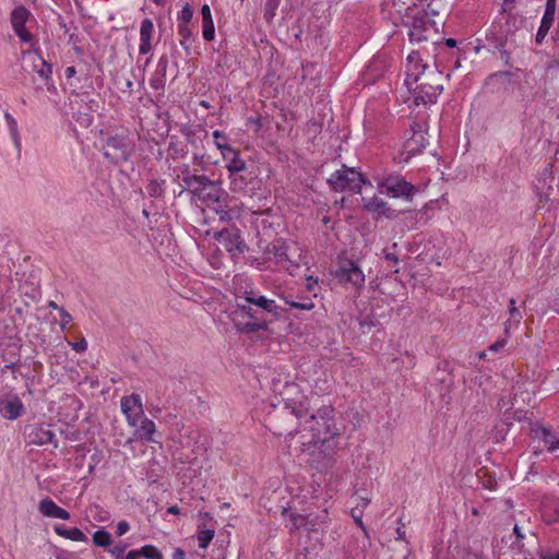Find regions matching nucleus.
<instances>
[{
	"label": "nucleus",
	"mask_w": 559,
	"mask_h": 559,
	"mask_svg": "<svg viewBox=\"0 0 559 559\" xmlns=\"http://www.w3.org/2000/svg\"><path fill=\"white\" fill-rule=\"evenodd\" d=\"M155 432V424L148 418H141V424L135 430V436L147 442H152Z\"/></svg>",
	"instance_id": "c85d7f7f"
},
{
	"label": "nucleus",
	"mask_w": 559,
	"mask_h": 559,
	"mask_svg": "<svg viewBox=\"0 0 559 559\" xmlns=\"http://www.w3.org/2000/svg\"><path fill=\"white\" fill-rule=\"evenodd\" d=\"M197 174H192L191 170H190V166L187 165V164H183L181 167H180V177H181V180H182V185L186 186L190 179H192L193 177H195Z\"/></svg>",
	"instance_id": "37998d69"
},
{
	"label": "nucleus",
	"mask_w": 559,
	"mask_h": 559,
	"mask_svg": "<svg viewBox=\"0 0 559 559\" xmlns=\"http://www.w3.org/2000/svg\"><path fill=\"white\" fill-rule=\"evenodd\" d=\"M533 439L549 453L559 451V436L546 427L540 426L533 429Z\"/></svg>",
	"instance_id": "a211bd4d"
},
{
	"label": "nucleus",
	"mask_w": 559,
	"mask_h": 559,
	"mask_svg": "<svg viewBox=\"0 0 559 559\" xmlns=\"http://www.w3.org/2000/svg\"><path fill=\"white\" fill-rule=\"evenodd\" d=\"M59 312H60V317H61L60 326L62 330H64L66 326L72 321V317L64 308H60Z\"/></svg>",
	"instance_id": "49530a36"
},
{
	"label": "nucleus",
	"mask_w": 559,
	"mask_h": 559,
	"mask_svg": "<svg viewBox=\"0 0 559 559\" xmlns=\"http://www.w3.org/2000/svg\"><path fill=\"white\" fill-rule=\"evenodd\" d=\"M280 2L281 0H266L264 9V17L266 21H272L275 16Z\"/></svg>",
	"instance_id": "ea45409f"
},
{
	"label": "nucleus",
	"mask_w": 559,
	"mask_h": 559,
	"mask_svg": "<svg viewBox=\"0 0 559 559\" xmlns=\"http://www.w3.org/2000/svg\"><path fill=\"white\" fill-rule=\"evenodd\" d=\"M0 411L5 418L12 420L22 416L24 412V405L17 396H14L0 401Z\"/></svg>",
	"instance_id": "4be33fe9"
},
{
	"label": "nucleus",
	"mask_w": 559,
	"mask_h": 559,
	"mask_svg": "<svg viewBox=\"0 0 559 559\" xmlns=\"http://www.w3.org/2000/svg\"><path fill=\"white\" fill-rule=\"evenodd\" d=\"M70 345L76 353H82L87 348V342L85 341V338H81L78 342L70 343Z\"/></svg>",
	"instance_id": "09e8293b"
},
{
	"label": "nucleus",
	"mask_w": 559,
	"mask_h": 559,
	"mask_svg": "<svg viewBox=\"0 0 559 559\" xmlns=\"http://www.w3.org/2000/svg\"><path fill=\"white\" fill-rule=\"evenodd\" d=\"M251 321L245 323L241 328L238 326V331L242 333H255L259 331H265L267 329V320L262 316V319H250Z\"/></svg>",
	"instance_id": "7c9ffc66"
},
{
	"label": "nucleus",
	"mask_w": 559,
	"mask_h": 559,
	"mask_svg": "<svg viewBox=\"0 0 559 559\" xmlns=\"http://www.w3.org/2000/svg\"><path fill=\"white\" fill-rule=\"evenodd\" d=\"M555 11H556V0H547L546 2V10L544 13V16L540 22V26L536 34V41L542 43V40L547 35L548 31L550 29L554 20H555Z\"/></svg>",
	"instance_id": "aec40b11"
},
{
	"label": "nucleus",
	"mask_w": 559,
	"mask_h": 559,
	"mask_svg": "<svg viewBox=\"0 0 559 559\" xmlns=\"http://www.w3.org/2000/svg\"><path fill=\"white\" fill-rule=\"evenodd\" d=\"M29 17V11L23 7H16L11 12V25L16 36L24 43L32 40L31 33L26 29L25 24Z\"/></svg>",
	"instance_id": "2eb2a0df"
},
{
	"label": "nucleus",
	"mask_w": 559,
	"mask_h": 559,
	"mask_svg": "<svg viewBox=\"0 0 559 559\" xmlns=\"http://www.w3.org/2000/svg\"><path fill=\"white\" fill-rule=\"evenodd\" d=\"M335 409L332 405H322L318 409L309 413L308 409H292L284 408L283 414L286 421H289L287 428L276 425V420L280 418V414H273L270 416V429L276 436H293L290 429L294 424V419L301 420L305 429L312 433V439H319L329 436H340L338 429L336 428L334 420Z\"/></svg>",
	"instance_id": "f257e3e1"
},
{
	"label": "nucleus",
	"mask_w": 559,
	"mask_h": 559,
	"mask_svg": "<svg viewBox=\"0 0 559 559\" xmlns=\"http://www.w3.org/2000/svg\"><path fill=\"white\" fill-rule=\"evenodd\" d=\"M4 118H5V121L8 123L11 136L13 139V142H14L15 146L17 148H20L21 140H20L19 130H17V122L13 118V116L11 114H9V112L4 114Z\"/></svg>",
	"instance_id": "f704fd0d"
},
{
	"label": "nucleus",
	"mask_w": 559,
	"mask_h": 559,
	"mask_svg": "<svg viewBox=\"0 0 559 559\" xmlns=\"http://www.w3.org/2000/svg\"><path fill=\"white\" fill-rule=\"evenodd\" d=\"M214 537V530H201L198 533V540L200 548H206Z\"/></svg>",
	"instance_id": "58836bf2"
},
{
	"label": "nucleus",
	"mask_w": 559,
	"mask_h": 559,
	"mask_svg": "<svg viewBox=\"0 0 559 559\" xmlns=\"http://www.w3.org/2000/svg\"><path fill=\"white\" fill-rule=\"evenodd\" d=\"M248 304L253 305L255 310L263 317L271 314L274 319L280 317L281 308L276 305L275 300L269 299L265 296L259 295L253 290H246L245 296L240 297Z\"/></svg>",
	"instance_id": "9b49d317"
},
{
	"label": "nucleus",
	"mask_w": 559,
	"mask_h": 559,
	"mask_svg": "<svg viewBox=\"0 0 559 559\" xmlns=\"http://www.w3.org/2000/svg\"><path fill=\"white\" fill-rule=\"evenodd\" d=\"M364 207L367 212L370 213H379L385 215L386 217L392 216V210L389 207L388 203L378 197H372L368 200H365Z\"/></svg>",
	"instance_id": "a878e982"
},
{
	"label": "nucleus",
	"mask_w": 559,
	"mask_h": 559,
	"mask_svg": "<svg viewBox=\"0 0 559 559\" xmlns=\"http://www.w3.org/2000/svg\"><path fill=\"white\" fill-rule=\"evenodd\" d=\"M141 556L145 557L146 559H162L160 551L152 546V545H145L141 549Z\"/></svg>",
	"instance_id": "a19ab883"
},
{
	"label": "nucleus",
	"mask_w": 559,
	"mask_h": 559,
	"mask_svg": "<svg viewBox=\"0 0 559 559\" xmlns=\"http://www.w3.org/2000/svg\"><path fill=\"white\" fill-rule=\"evenodd\" d=\"M213 138L215 139V143L218 141V142H223V143H227L226 142V136L224 135V133L219 130H215L213 132Z\"/></svg>",
	"instance_id": "4d7b16f0"
},
{
	"label": "nucleus",
	"mask_w": 559,
	"mask_h": 559,
	"mask_svg": "<svg viewBox=\"0 0 559 559\" xmlns=\"http://www.w3.org/2000/svg\"><path fill=\"white\" fill-rule=\"evenodd\" d=\"M38 510L43 515L47 518H56L61 520L70 519V513L66 509L57 506L50 498L43 499L39 502Z\"/></svg>",
	"instance_id": "412c9836"
},
{
	"label": "nucleus",
	"mask_w": 559,
	"mask_h": 559,
	"mask_svg": "<svg viewBox=\"0 0 559 559\" xmlns=\"http://www.w3.org/2000/svg\"><path fill=\"white\" fill-rule=\"evenodd\" d=\"M126 548H127V545H116L114 546L112 548H108V551L114 556L116 557L117 559H119L120 557L123 556L124 551H126Z\"/></svg>",
	"instance_id": "de8ad7c7"
},
{
	"label": "nucleus",
	"mask_w": 559,
	"mask_h": 559,
	"mask_svg": "<svg viewBox=\"0 0 559 559\" xmlns=\"http://www.w3.org/2000/svg\"><path fill=\"white\" fill-rule=\"evenodd\" d=\"M513 532H514V534L516 535L518 539H522V538H524V535L522 534V532H521V530H520L519 525H516V524L514 525V527H513Z\"/></svg>",
	"instance_id": "338daca9"
},
{
	"label": "nucleus",
	"mask_w": 559,
	"mask_h": 559,
	"mask_svg": "<svg viewBox=\"0 0 559 559\" xmlns=\"http://www.w3.org/2000/svg\"><path fill=\"white\" fill-rule=\"evenodd\" d=\"M378 187L381 192H385L391 198L412 200L416 192V187L401 176L384 177L378 182Z\"/></svg>",
	"instance_id": "6e6552de"
},
{
	"label": "nucleus",
	"mask_w": 559,
	"mask_h": 559,
	"mask_svg": "<svg viewBox=\"0 0 559 559\" xmlns=\"http://www.w3.org/2000/svg\"><path fill=\"white\" fill-rule=\"evenodd\" d=\"M129 528H130V525L127 521H120L117 524L116 533L118 536H122L129 531Z\"/></svg>",
	"instance_id": "603ef678"
},
{
	"label": "nucleus",
	"mask_w": 559,
	"mask_h": 559,
	"mask_svg": "<svg viewBox=\"0 0 559 559\" xmlns=\"http://www.w3.org/2000/svg\"><path fill=\"white\" fill-rule=\"evenodd\" d=\"M423 140H424V134L423 133H415L413 135V138L408 140L407 146L409 147L411 151H414V147L412 146V144L413 143H417V142L423 141Z\"/></svg>",
	"instance_id": "864d4df0"
},
{
	"label": "nucleus",
	"mask_w": 559,
	"mask_h": 559,
	"mask_svg": "<svg viewBox=\"0 0 559 559\" xmlns=\"http://www.w3.org/2000/svg\"><path fill=\"white\" fill-rule=\"evenodd\" d=\"M543 559H559V551L554 555L545 556V557H543Z\"/></svg>",
	"instance_id": "774afa93"
},
{
	"label": "nucleus",
	"mask_w": 559,
	"mask_h": 559,
	"mask_svg": "<svg viewBox=\"0 0 559 559\" xmlns=\"http://www.w3.org/2000/svg\"><path fill=\"white\" fill-rule=\"evenodd\" d=\"M140 557H141V551L140 550H130L126 555L124 559H139Z\"/></svg>",
	"instance_id": "e2e57ef3"
},
{
	"label": "nucleus",
	"mask_w": 559,
	"mask_h": 559,
	"mask_svg": "<svg viewBox=\"0 0 559 559\" xmlns=\"http://www.w3.org/2000/svg\"><path fill=\"white\" fill-rule=\"evenodd\" d=\"M64 74H66L67 79L73 78L76 74L75 67L71 66V67L66 68Z\"/></svg>",
	"instance_id": "680f3d73"
},
{
	"label": "nucleus",
	"mask_w": 559,
	"mask_h": 559,
	"mask_svg": "<svg viewBox=\"0 0 559 559\" xmlns=\"http://www.w3.org/2000/svg\"><path fill=\"white\" fill-rule=\"evenodd\" d=\"M416 105L433 104L443 91L442 73L437 68H430L418 82L408 87Z\"/></svg>",
	"instance_id": "20e7f679"
},
{
	"label": "nucleus",
	"mask_w": 559,
	"mask_h": 559,
	"mask_svg": "<svg viewBox=\"0 0 559 559\" xmlns=\"http://www.w3.org/2000/svg\"><path fill=\"white\" fill-rule=\"evenodd\" d=\"M506 345V341L504 340H499L497 342H495L492 345L489 346V350L491 352H499L502 347H504Z\"/></svg>",
	"instance_id": "5fc2aeb1"
},
{
	"label": "nucleus",
	"mask_w": 559,
	"mask_h": 559,
	"mask_svg": "<svg viewBox=\"0 0 559 559\" xmlns=\"http://www.w3.org/2000/svg\"><path fill=\"white\" fill-rule=\"evenodd\" d=\"M57 535L74 542H87V536L78 527L67 528L62 525L55 526Z\"/></svg>",
	"instance_id": "cd10ccee"
},
{
	"label": "nucleus",
	"mask_w": 559,
	"mask_h": 559,
	"mask_svg": "<svg viewBox=\"0 0 559 559\" xmlns=\"http://www.w3.org/2000/svg\"><path fill=\"white\" fill-rule=\"evenodd\" d=\"M219 219L223 222H228L231 219V216L227 211H221Z\"/></svg>",
	"instance_id": "0e129e2a"
},
{
	"label": "nucleus",
	"mask_w": 559,
	"mask_h": 559,
	"mask_svg": "<svg viewBox=\"0 0 559 559\" xmlns=\"http://www.w3.org/2000/svg\"><path fill=\"white\" fill-rule=\"evenodd\" d=\"M263 253L267 261L275 263L290 275H295L302 261V248L296 242L283 239L270 242Z\"/></svg>",
	"instance_id": "7ed1b4c3"
},
{
	"label": "nucleus",
	"mask_w": 559,
	"mask_h": 559,
	"mask_svg": "<svg viewBox=\"0 0 559 559\" xmlns=\"http://www.w3.org/2000/svg\"><path fill=\"white\" fill-rule=\"evenodd\" d=\"M178 33H179V35L181 37L180 45L183 47V49L187 51V53H189L190 47L187 44V41L192 36L191 28L187 24H178Z\"/></svg>",
	"instance_id": "4c0bfd02"
},
{
	"label": "nucleus",
	"mask_w": 559,
	"mask_h": 559,
	"mask_svg": "<svg viewBox=\"0 0 559 559\" xmlns=\"http://www.w3.org/2000/svg\"><path fill=\"white\" fill-rule=\"evenodd\" d=\"M335 276L340 282L352 284L356 288H361L365 285V274L353 260H342Z\"/></svg>",
	"instance_id": "9d476101"
},
{
	"label": "nucleus",
	"mask_w": 559,
	"mask_h": 559,
	"mask_svg": "<svg viewBox=\"0 0 559 559\" xmlns=\"http://www.w3.org/2000/svg\"><path fill=\"white\" fill-rule=\"evenodd\" d=\"M352 515L353 518L355 519V522L362 528L365 530V526H364V523L361 521V510H359V504H357L356 508H354L352 510Z\"/></svg>",
	"instance_id": "3c124183"
},
{
	"label": "nucleus",
	"mask_w": 559,
	"mask_h": 559,
	"mask_svg": "<svg viewBox=\"0 0 559 559\" xmlns=\"http://www.w3.org/2000/svg\"><path fill=\"white\" fill-rule=\"evenodd\" d=\"M26 57L32 63L33 71H35L47 84L51 83L52 66L37 53L27 52Z\"/></svg>",
	"instance_id": "6ab92c4d"
},
{
	"label": "nucleus",
	"mask_w": 559,
	"mask_h": 559,
	"mask_svg": "<svg viewBox=\"0 0 559 559\" xmlns=\"http://www.w3.org/2000/svg\"><path fill=\"white\" fill-rule=\"evenodd\" d=\"M167 513H169V514H179L180 513V509L177 506H170L167 509Z\"/></svg>",
	"instance_id": "69168bd1"
},
{
	"label": "nucleus",
	"mask_w": 559,
	"mask_h": 559,
	"mask_svg": "<svg viewBox=\"0 0 559 559\" xmlns=\"http://www.w3.org/2000/svg\"><path fill=\"white\" fill-rule=\"evenodd\" d=\"M120 406L122 413L127 417L128 424L132 427L138 426L144 414L141 396L134 393L128 396H122Z\"/></svg>",
	"instance_id": "f8f14e48"
},
{
	"label": "nucleus",
	"mask_w": 559,
	"mask_h": 559,
	"mask_svg": "<svg viewBox=\"0 0 559 559\" xmlns=\"http://www.w3.org/2000/svg\"><path fill=\"white\" fill-rule=\"evenodd\" d=\"M285 302L289 305L292 308L300 309V310H311L314 307V304L309 297H302L299 301H295L292 299H288L287 297L284 298Z\"/></svg>",
	"instance_id": "c9c22d12"
},
{
	"label": "nucleus",
	"mask_w": 559,
	"mask_h": 559,
	"mask_svg": "<svg viewBox=\"0 0 559 559\" xmlns=\"http://www.w3.org/2000/svg\"><path fill=\"white\" fill-rule=\"evenodd\" d=\"M164 181L152 179L146 186V191L151 198H160L164 194Z\"/></svg>",
	"instance_id": "e433bc0d"
},
{
	"label": "nucleus",
	"mask_w": 559,
	"mask_h": 559,
	"mask_svg": "<svg viewBox=\"0 0 559 559\" xmlns=\"http://www.w3.org/2000/svg\"><path fill=\"white\" fill-rule=\"evenodd\" d=\"M488 40L490 41V45L496 49H502L506 47V39L503 36H496L492 34V36H488Z\"/></svg>",
	"instance_id": "c03bdc74"
},
{
	"label": "nucleus",
	"mask_w": 559,
	"mask_h": 559,
	"mask_svg": "<svg viewBox=\"0 0 559 559\" xmlns=\"http://www.w3.org/2000/svg\"><path fill=\"white\" fill-rule=\"evenodd\" d=\"M216 147L221 151L224 160L227 163L228 173H242L246 169V162L240 158L239 152L228 143L216 142Z\"/></svg>",
	"instance_id": "dca6fc26"
},
{
	"label": "nucleus",
	"mask_w": 559,
	"mask_h": 559,
	"mask_svg": "<svg viewBox=\"0 0 559 559\" xmlns=\"http://www.w3.org/2000/svg\"><path fill=\"white\" fill-rule=\"evenodd\" d=\"M133 151V143L127 136L117 134L107 139L104 156L114 164H121L129 159Z\"/></svg>",
	"instance_id": "423d86ee"
},
{
	"label": "nucleus",
	"mask_w": 559,
	"mask_h": 559,
	"mask_svg": "<svg viewBox=\"0 0 559 559\" xmlns=\"http://www.w3.org/2000/svg\"><path fill=\"white\" fill-rule=\"evenodd\" d=\"M384 259L393 264L399 263V258L395 253L384 251Z\"/></svg>",
	"instance_id": "6e6d98bb"
},
{
	"label": "nucleus",
	"mask_w": 559,
	"mask_h": 559,
	"mask_svg": "<svg viewBox=\"0 0 559 559\" xmlns=\"http://www.w3.org/2000/svg\"><path fill=\"white\" fill-rule=\"evenodd\" d=\"M328 183L332 190L342 192L345 190L359 192L361 186L365 183V178L361 173L355 168H349L343 165L342 169L334 171L328 179Z\"/></svg>",
	"instance_id": "39448f33"
},
{
	"label": "nucleus",
	"mask_w": 559,
	"mask_h": 559,
	"mask_svg": "<svg viewBox=\"0 0 559 559\" xmlns=\"http://www.w3.org/2000/svg\"><path fill=\"white\" fill-rule=\"evenodd\" d=\"M168 68V58L167 56H162L156 64V69L152 74L150 80V85L152 88L158 91L164 88L166 84V73Z\"/></svg>",
	"instance_id": "b1692460"
},
{
	"label": "nucleus",
	"mask_w": 559,
	"mask_h": 559,
	"mask_svg": "<svg viewBox=\"0 0 559 559\" xmlns=\"http://www.w3.org/2000/svg\"><path fill=\"white\" fill-rule=\"evenodd\" d=\"M430 68L423 62L417 51H412L406 59V86L412 87Z\"/></svg>",
	"instance_id": "ddd939ff"
},
{
	"label": "nucleus",
	"mask_w": 559,
	"mask_h": 559,
	"mask_svg": "<svg viewBox=\"0 0 559 559\" xmlns=\"http://www.w3.org/2000/svg\"><path fill=\"white\" fill-rule=\"evenodd\" d=\"M93 543L98 547L108 548L112 540L110 534L102 528L93 534Z\"/></svg>",
	"instance_id": "72a5a7b5"
},
{
	"label": "nucleus",
	"mask_w": 559,
	"mask_h": 559,
	"mask_svg": "<svg viewBox=\"0 0 559 559\" xmlns=\"http://www.w3.org/2000/svg\"><path fill=\"white\" fill-rule=\"evenodd\" d=\"M237 309L249 319H262V316L253 308V305L240 299V297L237 300Z\"/></svg>",
	"instance_id": "2f4dec72"
},
{
	"label": "nucleus",
	"mask_w": 559,
	"mask_h": 559,
	"mask_svg": "<svg viewBox=\"0 0 559 559\" xmlns=\"http://www.w3.org/2000/svg\"><path fill=\"white\" fill-rule=\"evenodd\" d=\"M215 239L233 255L238 257L247 249L246 242L241 239L240 231L236 227L224 228L215 233Z\"/></svg>",
	"instance_id": "1a4fd4ad"
},
{
	"label": "nucleus",
	"mask_w": 559,
	"mask_h": 559,
	"mask_svg": "<svg viewBox=\"0 0 559 559\" xmlns=\"http://www.w3.org/2000/svg\"><path fill=\"white\" fill-rule=\"evenodd\" d=\"M192 16H193L192 8L190 7V4L187 3L179 13V16H178L179 24L189 25V22L191 21Z\"/></svg>",
	"instance_id": "79ce46f5"
},
{
	"label": "nucleus",
	"mask_w": 559,
	"mask_h": 559,
	"mask_svg": "<svg viewBox=\"0 0 559 559\" xmlns=\"http://www.w3.org/2000/svg\"><path fill=\"white\" fill-rule=\"evenodd\" d=\"M341 449L338 436H329L302 442L301 451L308 453V463L318 472H325L335 465V455Z\"/></svg>",
	"instance_id": "f03ea898"
},
{
	"label": "nucleus",
	"mask_w": 559,
	"mask_h": 559,
	"mask_svg": "<svg viewBox=\"0 0 559 559\" xmlns=\"http://www.w3.org/2000/svg\"><path fill=\"white\" fill-rule=\"evenodd\" d=\"M509 313H510L511 318L515 319L516 323H520V321L522 319V314L515 306L514 298H511L509 300Z\"/></svg>",
	"instance_id": "a18cd8bd"
},
{
	"label": "nucleus",
	"mask_w": 559,
	"mask_h": 559,
	"mask_svg": "<svg viewBox=\"0 0 559 559\" xmlns=\"http://www.w3.org/2000/svg\"><path fill=\"white\" fill-rule=\"evenodd\" d=\"M463 559H484L481 551H473L472 549H465Z\"/></svg>",
	"instance_id": "8fccbe9b"
},
{
	"label": "nucleus",
	"mask_w": 559,
	"mask_h": 559,
	"mask_svg": "<svg viewBox=\"0 0 559 559\" xmlns=\"http://www.w3.org/2000/svg\"><path fill=\"white\" fill-rule=\"evenodd\" d=\"M229 179H230V190L233 192H242L246 187H247V179L246 177L242 175V173H230L229 174Z\"/></svg>",
	"instance_id": "473e14b6"
},
{
	"label": "nucleus",
	"mask_w": 559,
	"mask_h": 559,
	"mask_svg": "<svg viewBox=\"0 0 559 559\" xmlns=\"http://www.w3.org/2000/svg\"><path fill=\"white\" fill-rule=\"evenodd\" d=\"M26 439L29 444L45 445L53 443L55 433L43 424L29 425L25 428Z\"/></svg>",
	"instance_id": "f3484780"
},
{
	"label": "nucleus",
	"mask_w": 559,
	"mask_h": 559,
	"mask_svg": "<svg viewBox=\"0 0 559 559\" xmlns=\"http://www.w3.org/2000/svg\"><path fill=\"white\" fill-rule=\"evenodd\" d=\"M173 559H186V554L181 548H176L173 554Z\"/></svg>",
	"instance_id": "052dcab7"
},
{
	"label": "nucleus",
	"mask_w": 559,
	"mask_h": 559,
	"mask_svg": "<svg viewBox=\"0 0 559 559\" xmlns=\"http://www.w3.org/2000/svg\"><path fill=\"white\" fill-rule=\"evenodd\" d=\"M430 68L423 62L417 51H412L406 59V86L412 87Z\"/></svg>",
	"instance_id": "4468645a"
},
{
	"label": "nucleus",
	"mask_w": 559,
	"mask_h": 559,
	"mask_svg": "<svg viewBox=\"0 0 559 559\" xmlns=\"http://www.w3.org/2000/svg\"><path fill=\"white\" fill-rule=\"evenodd\" d=\"M316 285H318V281L313 280L312 276H308L307 277V290L312 292Z\"/></svg>",
	"instance_id": "bf43d9fd"
},
{
	"label": "nucleus",
	"mask_w": 559,
	"mask_h": 559,
	"mask_svg": "<svg viewBox=\"0 0 559 559\" xmlns=\"http://www.w3.org/2000/svg\"><path fill=\"white\" fill-rule=\"evenodd\" d=\"M223 194L224 191L222 190L219 182L212 180V186L205 187L200 200L206 202H219Z\"/></svg>",
	"instance_id": "c756f323"
},
{
	"label": "nucleus",
	"mask_w": 559,
	"mask_h": 559,
	"mask_svg": "<svg viewBox=\"0 0 559 559\" xmlns=\"http://www.w3.org/2000/svg\"><path fill=\"white\" fill-rule=\"evenodd\" d=\"M411 41L420 43L437 34L436 23L426 13L409 16L406 22Z\"/></svg>",
	"instance_id": "0eeeda50"
},
{
	"label": "nucleus",
	"mask_w": 559,
	"mask_h": 559,
	"mask_svg": "<svg viewBox=\"0 0 559 559\" xmlns=\"http://www.w3.org/2000/svg\"><path fill=\"white\" fill-rule=\"evenodd\" d=\"M202 24H203V37L205 40L211 41L215 36L214 22L211 14V9L207 4H203L201 8Z\"/></svg>",
	"instance_id": "bb28decb"
},
{
	"label": "nucleus",
	"mask_w": 559,
	"mask_h": 559,
	"mask_svg": "<svg viewBox=\"0 0 559 559\" xmlns=\"http://www.w3.org/2000/svg\"><path fill=\"white\" fill-rule=\"evenodd\" d=\"M500 51V59L508 64L510 62V53L506 50V47L502 49H499Z\"/></svg>",
	"instance_id": "13d9d810"
},
{
	"label": "nucleus",
	"mask_w": 559,
	"mask_h": 559,
	"mask_svg": "<svg viewBox=\"0 0 559 559\" xmlns=\"http://www.w3.org/2000/svg\"><path fill=\"white\" fill-rule=\"evenodd\" d=\"M212 186V180L206 177L205 175H197L190 181L183 186L187 191H189L191 194L198 197L201 199L205 187Z\"/></svg>",
	"instance_id": "393cba45"
},
{
	"label": "nucleus",
	"mask_w": 559,
	"mask_h": 559,
	"mask_svg": "<svg viewBox=\"0 0 559 559\" xmlns=\"http://www.w3.org/2000/svg\"><path fill=\"white\" fill-rule=\"evenodd\" d=\"M154 33V24L152 20L144 19L141 23L140 27V46L139 52L141 55H146L152 50V36Z\"/></svg>",
	"instance_id": "5701e85b"
}]
</instances>
